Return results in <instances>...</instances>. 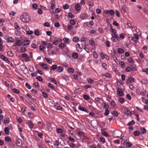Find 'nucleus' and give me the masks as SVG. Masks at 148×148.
Wrapping results in <instances>:
<instances>
[{
	"mask_svg": "<svg viewBox=\"0 0 148 148\" xmlns=\"http://www.w3.org/2000/svg\"><path fill=\"white\" fill-rule=\"evenodd\" d=\"M20 18L21 21L24 23H27L29 22L30 21V17L25 15V13L23 14L20 16Z\"/></svg>",
	"mask_w": 148,
	"mask_h": 148,
	"instance_id": "f257e3e1",
	"label": "nucleus"
},
{
	"mask_svg": "<svg viewBox=\"0 0 148 148\" xmlns=\"http://www.w3.org/2000/svg\"><path fill=\"white\" fill-rule=\"evenodd\" d=\"M69 78L67 76L62 77V79L59 82L60 84L62 86H65L67 84V80H69Z\"/></svg>",
	"mask_w": 148,
	"mask_h": 148,
	"instance_id": "f03ea898",
	"label": "nucleus"
},
{
	"mask_svg": "<svg viewBox=\"0 0 148 148\" xmlns=\"http://www.w3.org/2000/svg\"><path fill=\"white\" fill-rule=\"evenodd\" d=\"M112 133L115 138H118L121 136L122 135V132L117 130L113 131Z\"/></svg>",
	"mask_w": 148,
	"mask_h": 148,
	"instance_id": "7ed1b4c3",
	"label": "nucleus"
},
{
	"mask_svg": "<svg viewBox=\"0 0 148 148\" xmlns=\"http://www.w3.org/2000/svg\"><path fill=\"white\" fill-rule=\"evenodd\" d=\"M20 67L21 70L23 73H27L28 71V70L27 67L24 64H22L20 66Z\"/></svg>",
	"mask_w": 148,
	"mask_h": 148,
	"instance_id": "20e7f679",
	"label": "nucleus"
},
{
	"mask_svg": "<svg viewBox=\"0 0 148 148\" xmlns=\"http://www.w3.org/2000/svg\"><path fill=\"white\" fill-rule=\"evenodd\" d=\"M62 40L60 38H57L53 40L52 43L55 45H58L59 42H62Z\"/></svg>",
	"mask_w": 148,
	"mask_h": 148,
	"instance_id": "39448f33",
	"label": "nucleus"
},
{
	"mask_svg": "<svg viewBox=\"0 0 148 148\" xmlns=\"http://www.w3.org/2000/svg\"><path fill=\"white\" fill-rule=\"evenodd\" d=\"M4 39L8 42H14V39L12 37H8L6 36L5 37Z\"/></svg>",
	"mask_w": 148,
	"mask_h": 148,
	"instance_id": "423d86ee",
	"label": "nucleus"
},
{
	"mask_svg": "<svg viewBox=\"0 0 148 148\" xmlns=\"http://www.w3.org/2000/svg\"><path fill=\"white\" fill-rule=\"evenodd\" d=\"M22 57L25 58V61L26 62H28L30 60L29 56L26 53H23L22 54Z\"/></svg>",
	"mask_w": 148,
	"mask_h": 148,
	"instance_id": "0eeeda50",
	"label": "nucleus"
},
{
	"mask_svg": "<svg viewBox=\"0 0 148 148\" xmlns=\"http://www.w3.org/2000/svg\"><path fill=\"white\" fill-rule=\"evenodd\" d=\"M88 16V15L86 13H82L81 14L79 17L82 19H86Z\"/></svg>",
	"mask_w": 148,
	"mask_h": 148,
	"instance_id": "6e6552de",
	"label": "nucleus"
},
{
	"mask_svg": "<svg viewBox=\"0 0 148 148\" xmlns=\"http://www.w3.org/2000/svg\"><path fill=\"white\" fill-rule=\"evenodd\" d=\"M79 110H81V111H83L84 112H86L87 113L88 112V110H87L86 108L84 107H83L81 105H79Z\"/></svg>",
	"mask_w": 148,
	"mask_h": 148,
	"instance_id": "1a4fd4ad",
	"label": "nucleus"
},
{
	"mask_svg": "<svg viewBox=\"0 0 148 148\" xmlns=\"http://www.w3.org/2000/svg\"><path fill=\"white\" fill-rule=\"evenodd\" d=\"M22 144V141L20 139H18L16 140V145L17 146L19 147L21 146Z\"/></svg>",
	"mask_w": 148,
	"mask_h": 148,
	"instance_id": "9d476101",
	"label": "nucleus"
},
{
	"mask_svg": "<svg viewBox=\"0 0 148 148\" xmlns=\"http://www.w3.org/2000/svg\"><path fill=\"white\" fill-rule=\"evenodd\" d=\"M0 58L2 59L3 61L6 62L8 63L10 61L8 60V58L3 55H0Z\"/></svg>",
	"mask_w": 148,
	"mask_h": 148,
	"instance_id": "9b49d317",
	"label": "nucleus"
},
{
	"mask_svg": "<svg viewBox=\"0 0 148 148\" xmlns=\"http://www.w3.org/2000/svg\"><path fill=\"white\" fill-rule=\"evenodd\" d=\"M117 95L119 96H122L123 94V92L122 90L121 89L119 88L117 89Z\"/></svg>",
	"mask_w": 148,
	"mask_h": 148,
	"instance_id": "f8f14e48",
	"label": "nucleus"
},
{
	"mask_svg": "<svg viewBox=\"0 0 148 148\" xmlns=\"http://www.w3.org/2000/svg\"><path fill=\"white\" fill-rule=\"evenodd\" d=\"M124 111L125 114L127 115H130L131 114V113L130 110L125 108Z\"/></svg>",
	"mask_w": 148,
	"mask_h": 148,
	"instance_id": "ddd939ff",
	"label": "nucleus"
},
{
	"mask_svg": "<svg viewBox=\"0 0 148 148\" xmlns=\"http://www.w3.org/2000/svg\"><path fill=\"white\" fill-rule=\"evenodd\" d=\"M62 40L65 44H69L71 42V41L67 38H64Z\"/></svg>",
	"mask_w": 148,
	"mask_h": 148,
	"instance_id": "4468645a",
	"label": "nucleus"
},
{
	"mask_svg": "<svg viewBox=\"0 0 148 148\" xmlns=\"http://www.w3.org/2000/svg\"><path fill=\"white\" fill-rule=\"evenodd\" d=\"M37 123L38 124V126L41 129H43L45 127V124L40 121L38 122Z\"/></svg>",
	"mask_w": 148,
	"mask_h": 148,
	"instance_id": "2eb2a0df",
	"label": "nucleus"
},
{
	"mask_svg": "<svg viewBox=\"0 0 148 148\" xmlns=\"http://www.w3.org/2000/svg\"><path fill=\"white\" fill-rule=\"evenodd\" d=\"M76 48L78 51L81 52L82 49L80 47V45L79 43H77L76 45Z\"/></svg>",
	"mask_w": 148,
	"mask_h": 148,
	"instance_id": "dca6fc26",
	"label": "nucleus"
},
{
	"mask_svg": "<svg viewBox=\"0 0 148 148\" xmlns=\"http://www.w3.org/2000/svg\"><path fill=\"white\" fill-rule=\"evenodd\" d=\"M51 5L50 7L51 9V10H53L54 8L55 7V3L54 0H53L51 2Z\"/></svg>",
	"mask_w": 148,
	"mask_h": 148,
	"instance_id": "f3484780",
	"label": "nucleus"
},
{
	"mask_svg": "<svg viewBox=\"0 0 148 148\" xmlns=\"http://www.w3.org/2000/svg\"><path fill=\"white\" fill-rule=\"evenodd\" d=\"M28 125L31 129H32L33 128L34 125L31 121H29L28 122Z\"/></svg>",
	"mask_w": 148,
	"mask_h": 148,
	"instance_id": "a211bd4d",
	"label": "nucleus"
},
{
	"mask_svg": "<svg viewBox=\"0 0 148 148\" xmlns=\"http://www.w3.org/2000/svg\"><path fill=\"white\" fill-rule=\"evenodd\" d=\"M134 79L133 77H131L129 78L128 79L126 82V83L127 84L130 82H134Z\"/></svg>",
	"mask_w": 148,
	"mask_h": 148,
	"instance_id": "6ab92c4d",
	"label": "nucleus"
},
{
	"mask_svg": "<svg viewBox=\"0 0 148 148\" xmlns=\"http://www.w3.org/2000/svg\"><path fill=\"white\" fill-rule=\"evenodd\" d=\"M139 38H137L136 37H133L131 38V40L133 41L132 43L134 44L137 43V40Z\"/></svg>",
	"mask_w": 148,
	"mask_h": 148,
	"instance_id": "aec40b11",
	"label": "nucleus"
},
{
	"mask_svg": "<svg viewBox=\"0 0 148 148\" xmlns=\"http://www.w3.org/2000/svg\"><path fill=\"white\" fill-rule=\"evenodd\" d=\"M94 23L93 21H90L89 23H87L86 25L88 27H90V26H92L94 25Z\"/></svg>",
	"mask_w": 148,
	"mask_h": 148,
	"instance_id": "412c9836",
	"label": "nucleus"
},
{
	"mask_svg": "<svg viewBox=\"0 0 148 148\" xmlns=\"http://www.w3.org/2000/svg\"><path fill=\"white\" fill-rule=\"evenodd\" d=\"M73 41L75 42H78L79 40V38L76 36H74L73 38Z\"/></svg>",
	"mask_w": 148,
	"mask_h": 148,
	"instance_id": "4be33fe9",
	"label": "nucleus"
},
{
	"mask_svg": "<svg viewBox=\"0 0 148 148\" xmlns=\"http://www.w3.org/2000/svg\"><path fill=\"white\" fill-rule=\"evenodd\" d=\"M14 25V28L15 29L17 30H20L21 29V28L17 23H15Z\"/></svg>",
	"mask_w": 148,
	"mask_h": 148,
	"instance_id": "5701e85b",
	"label": "nucleus"
},
{
	"mask_svg": "<svg viewBox=\"0 0 148 148\" xmlns=\"http://www.w3.org/2000/svg\"><path fill=\"white\" fill-rule=\"evenodd\" d=\"M72 56L74 58L76 59L78 57V55L77 53L74 52L72 54Z\"/></svg>",
	"mask_w": 148,
	"mask_h": 148,
	"instance_id": "b1692460",
	"label": "nucleus"
},
{
	"mask_svg": "<svg viewBox=\"0 0 148 148\" xmlns=\"http://www.w3.org/2000/svg\"><path fill=\"white\" fill-rule=\"evenodd\" d=\"M7 97L11 101L14 102V99L13 97H12L10 95L8 94L7 95Z\"/></svg>",
	"mask_w": 148,
	"mask_h": 148,
	"instance_id": "393cba45",
	"label": "nucleus"
},
{
	"mask_svg": "<svg viewBox=\"0 0 148 148\" xmlns=\"http://www.w3.org/2000/svg\"><path fill=\"white\" fill-rule=\"evenodd\" d=\"M117 52L119 54H122L124 53V51L123 49L119 48L118 49Z\"/></svg>",
	"mask_w": 148,
	"mask_h": 148,
	"instance_id": "a878e982",
	"label": "nucleus"
},
{
	"mask_svg": "<svg viewBox=\"0 0 148 148\" xmlns=\"http://www.w3.org/2000/svg\"><path fill=\"white\" fill-rule=\"evenodd\" d=\"M75 8L76 11H79L80 10V5L79 4H77L75 6Z\"/></svg>",
	"mask_w": 148,
	"mask_h": 148,
	"instance_id": "bb28decb",
	"label": "nucleus"
},
{
	"mask_svg": "<svg viewBox=\"0 0 148 148\" xmlns=\"http://www.w3.org/2000/svg\"><path fill=\"white\" fill-rule=\"evenodd\" d=\"M59 47L61 49H62L65 47V44L63 43H60L58 45Z\"/></svg>",
	"mask_w": 148,
	"mask_h": 148,
	"instance_id": "cd10ccee",
	"label": "nucleus"
},
{
	"mask_svg": "<svg viewBox=\"0 0 148 148\" xmlns=\"http://www.w3.org/2000/svg\"><path fill=\"white\" fill-rule=\"evenodd\" d=\"M131 65V69H132L133 71H136V64H134L133 63Z\"/></svg>",
	"mask_w": 148,
	"mask_h": 148,
	"instance_id": "c85d7f7f",
	"label": "nucleus"
},
{
	"mask_svg": "<svg viewBox=\"0 0 148 148\" xmlns=\"http://www.w3.org/2000/svg\"><path fill=\"white\" fill-rule=\"evenodd\" d=\"M42 67L45 69H47V71H49V69H47V65L44 63L42 64L41 65Z\"/></svg>",
	"mask_w": 148,
	"mask_h": 148,
	"instance_id": "c756f323",
	"label": "nucleus"
},
{
	"mask_svg": "<svg viewBox=\"0 0 148 148\" xmlns=\"http://www.w3.org/2000/svg\"><path fill=\"white\" fill-rule=\"evenodd\" d=\"M127 61L129 63L131 64H133L134 61L133 59L131 57L128 58L127 59Z\"/></svg>",
	"mask_w": 148,
	"mask_h": 148,
	"instance_id": "7c9ffc66",
	"label": "nucleus"
},
{
	"mask_svg": "<svg viewBox=\"0 0 148 148\" xmlns=\"http://www.w3.org/2000/svg\"><path fill=\"white\" fill-rule=\"evenodd\" d=\"M132 70L131 67L130 66H127L125 69V71L127 72H129Z\"/></svg>",
	"mask_w": 148,
	"mask_h": 148,
	"instance_id": "2f4dec72",
	"label": "nucleus"
},
{
	"mask_svg": "<svg viewBox=\"0 0 148 148\" xmlns=\"http://www.w3.org/2000/svg\"><path fill=\"white\" fill-rule=\"evenodd\" d=\"M50 80L51 82L53 83L56 85H57L56 81L55 79L53 78H51L50 79Z\"/></svg>",
	"mask_w": 148,
	"mask_h": 148,
	"instance_id": "473e14b6",
	"label": "nucleus"
},
{
	"mask_svg": "<svg viewBox=\"0 0 148 148\" xmlns=\"http://www.w3.org/2000/svg\"><path fill=\"white\" fill-rule=\"evenodd\" d=\"M89 43L90 45L92 46H94L95 45V42L94 40H90L89 41Z\"/></svg>",
	"mask_w": 148,
	"mask_h": 148,
	"instance_id": "72a5a7b5",
	"label": "nucleus"
},
{
	"mask_svg": "<svg viewBox=\"0 0 148 148\" xmlns=\"http://www.w3.org/2000/svg\"><path fill=\"white\" fill-rule=\"evenodd\" d=\"M119 102L121 104L125 102V100L123 98H120L119 99Z\"/></svg>",
	"mask_w": 148,
	"mask_h": 148,
	"instance_id": "f704fd0d",
	"label": "nucleus"
},
{
	"mask_svg": "<svg viewBox=\"0 0 148 148\" xmlns=\"http://www.w3.org/2000/svg\"><path fill=\"white\" fill-rule=\"evenodd\" d=\"M120 67L122 68H124L125 64L124 63L123 61H121L119 63Z\"/></svg>",
	"mask_w": 148,
	"mask_h": 148,
	"instance_id": "c9c22d12",
	"label": "nucleus"
},
{
	"mask_svg": "<svg viewBox=\"0 0 148 148\" xmlns=\"http://www.w3.org/2000/svg\"><path fill=\"white\" fill-rule=\"evenodd\" d=\"M5 140L7 142H10L11 141V138L9 136H6L5 137Z\"/></svg>",
	"mask_w": 148,
	"mask_h": 148,
	"instance_id": "e433bc0d",
	"label": "nucleus"
},
{
	"mask_svg": "<svg viewBox=\"0 0 148 148\" xmlns=\"http://www.w3.org/2000/svg\"><path fill=\"white\" fill-rule=\"evenodd\" d=\"M140 130L141 132V134L145 133L146 132V129L144 128H140Z\"/></svg>",
	"mask_w": 148,
	"mask_h": 148,
	"instance_id": "4c0bfd02",
	"label": "nucleus"
},
{
	"mask_svg": "<svg viewBox=\"0 0 148 148\" xmlns=\"http://www.w3.org/2000/svg\"><path fill=\"white\" fill-rule=\"evenodd\" d=\"M4 132L5 133L7 134H9V129L8 127H5V128L4 129Z\"/></svg>",
	"mask_w": 148,
	"mask_h": 148,
	"instance_id": "58836bf2",
	"label": "nucleus"
},
{
	"mask_svg": "<svg viewBox=\"0 0 148 148\" xmlns=\"http://www.w3.org/2000/svg\"><path fill=\"white\" fill-rule=\"evenodd\" d=\"M29 41L28 40H26L23 43V45H29Z\"/></svg>",
	"mask_w": 148,
	"mask_h": 148,
	"instance_id": "ea45409f",
	"label": "nucleus"
},
{
	"mask_svg": "<svg viewBox=\"0 0 148 148\" xmlns=\"http://www.w3.org/2000/svg\"><path fill=\"white\" fill-rule=\"evenodd\" d=\"M34 33L35 35L36 36H39L40 35L39 30L38 29H36L35 30Z\"/></svg>",
	"mask_w": 148,
	"mask_h": 148,
	"instance_id": "a19ab883",
	"label": "nucleus"
},
{
	"mask_svg": "<svg viewBox=\"0 0 148 148\" xmlns=\"http://www.w3.org/2000/svg\"><path fill=\"white\" fill-rule=\"evenodd\" d=\"M87 106L88 108L90 110H94L95 109V108L92 106L91 104H87Z\"/></svg>",
	"mask_w": 148,
	"mask_h": 148,
	"instance_id": "79ce46f5",
	"label": "nucleus"
},
{
	"mask_svg": "<svg viewBox=\"0 0 148 148\" xmlns=\"http://www.w3.org/2000/svg\"><path fill=\"white\" fill-rule=\"evenodd\" d=\"M57 68L58 72L60 73L62 72L63 70V68L61 66L57 67Z\"/></svg>",
	"mask_w": 148,
	"mask_h": 148,
	"instance_id": "37998d69",
	"label": "nucleus"
},
{
	"mask_svg": "<svg viewBox=\"0 0 148 148\" xmlns=\"http://www.w3.org/2000/svg\"><path fill=\"white\" fill-rule=\"evenodd\" d=\"M57 66L56 65H53L51 67V70H54L57 68Z\"/></svg>",
	"mask_w": 148,
	"mask_h": 148,
	"instance_id": "c03bdc74",
	"label": "nucleus"
},
{
	"mask_svg": "<svg viewBox=\"0 0 148 148\" xmlns=\"http://www.w3.org/2000/svg\"><path fill=\"white\" fill-rule=\"evenodd\" d=\"M10 119L9 118H7L4 119V123L5 124L8 123L9 122Z\"/></svg>",
	"mask_w": 148,
	"mask_h": 148,
	"instance_id": "a18cd8bd",
	"label": "nucleus"
},
{
	"mask_svg": "<svg viewBox=\"0 0 148 148\" xmlns=\"http://www.w3.org/2000/svg\"><path fill=\"white\" fill-rule=\"evenodd\" d=\"M20 51L21 52H26L27 51V49L25 47H21Z\"/></svg>",
	"mask_w": 148,
	"mask_h": 148,
	"instance_id": "49530a36",
	"label": "nucleus"
},
{
	"mask_svg": "<svg viewBox=\"0 0 148 148\" xmlns=\"http://www.w3.org/2000/svg\"><path fill=\"white\" fill-rule=\"evenodd\" d=\"M134 123L135 122L133 120H132L127 123V125L129 126H131V125H134Z\"/></svg>",
	"mask_w": 148,
	"mask_h": 148,
	"instance_id": "de8ad7c7",
	"label": "nucleus"
},
{
	"mask_svg": "<svg viewBox=\"0 0 148 148\" xmlns=\"http://www.w3.org/2000/svg\"><path fill=\"white\" fill-rule=\"evenodd\" d=\"M44 59L49 64H51L52 63V61L49 58L45 57L44 58Z\"/></svg>",
	"mask_w": 148,
	"mask_h": 148,
	"instance_id": "09e8293b",
	"label": "nucleus"
},
{
	"mask_svg": "<svg viewBox=\"0 0 148 148\" xmlns=\"http://www.w3.org/2000/svg\"><path fill=\"white\" fill-rule=\"evenodd\" d=\"M93 57L95 58L96 59H97L98 58V55L97 53L95 52L94 51L93 53Z\"/></svg>",
	"mask_w": 148,
	"mask_h": 148,
	"instance_id": "8fccbe9b",
	"label": "nucleus"
},
{
	"mask_svg": "<svg viewBox=\"0 0 148 148\" xmlns=\"http://www.w3.org/2000/svg\"><path fill=\"white\" fill-rule=\"evenodd\" d=\"M94 81L91 79H87L88 82L90 84H92L94 83Z\"/></svg>",
	"mask_w": 148,
	"mask_h": 148,
	"instance_id": "3c124183",
	"label": "nucleus"
},
{
	"mask_svg": "<svg viewBox=\"0 0 148 148\" xmlns=\"http://www.w3.org/2000/svg\"><path fill=\"white\" fill-rule=\"evenodd\" d=\"M110 104L112 107L114 108L115 106L116 103L114 101H112L110 102Z\"/></svg>",
	"mask_w": 148,
	"mask_h": 148,
	"instance_id": "603ef678",
	"label": "nucleus"
},
{
	"mask_svg": "<svg viewBox=\"0 0 148 148\" xmlns=\"http://www.w3.org/2000/svg\"><path fill=\"white\" fill-rule=\"evenodd\" d=\"M68 139L70 141L72 142H75V140L73 138L71 137L70 136H69L68 137Z\"/></svg>",
	"mask_w": 148,
	"mask_h": 148,
	"instance_id": "864d4df0",
	"label": "nucleus"
},
{
	"mask_svg": "<svg viewBox=\"0 0 148 148\" xmlns=\"http://www.w3.org/2000/svg\"><path fill=\"white\" fill-rule=\"evenodd\" d=\"M12 91L16 93H19L20 92L18 90L15 88L12 89Z\"/></svg>",
	"mask_w": 148,
	"mask_h": 148,
	"instance_id": "5fc2aeb1",
	"label": "nucleus"
},
{
	"mask_svg": "<svg viewBox=\"0 0 148 148\" xmlns=\"http://www.w3.org/2000/svg\"><path fill=\"white\" fill-rule=\"evenodd\" d=\"M63 8L64 10H66L69 8V5L67 4H65L63 6Z\"/></svg>",
	"mask_w": 148,
	"mask_h": 148,
	"instance_id": "6e6d98bb",
	"label": "nucleus"
},
{
	"mask_svg": "<svg viewBox=\"0 0 148 148\" xmlns=\"http://www.w3.org/2000/svg\"><path fill=\"white\" fill-rule=\"evenodd\" d=\"M105 43L107 47H110L111 45L110 44V42L108 40H107L106 42Z\"/></svg>",
	"mask_w": 148,
	"mask_h": 148,
	"instance_id": "4d7b16f0",
	"label": "nucleus"
},
{
	"mask_svg": "<svg viewBox=\"0 0 148 148\" xmlns=\"http://www.w3.org/2000/svg\"><path fill=\"white\" fill-rule=\"evenodd\" d=\"M53 47V45L51 43H48L47 44V48L51 49Z\"/></svg>",
	"mask_w": 148,
	"mask_h": 148,
	"instance_id": "13d9d810",
	"label": "nucleus"
},
{
	"mask_svg": "<svg viewBox=\"0 0 148 148\" xmlns=\"http://www.w3.org/2000/svg\"><path fill=\"white\" fill-rule=\"evenodd\" d=\"M67 71L70 73H73L74 72V69L72 68H68Z\"/></svg>",
	"mask_w": 148,
	"mask_h": 148,
	"instance_id": "bf43d9fd",
	"label": "nucleus"
},
{
	"mask_svg": "<svg viewBox=\"0 0 148 148\" xmlns=\"http://www.w3.org/2000/svg\"><path fill=\"white\" fill-rule=\"evenodd\" d=\"M16 12H15L13 11H11L10 13L9 14L10 16L12 17L14 16Z\"/></svg>",
	"mask_w": 148,
	"mask_h": 148,
	"instance_id": "052dcab7",
	"label": "nucleus"
},
{
	"mask_svg": "<svg viewBox=\"0 0 148 148\" xmlns=\"http://www.w3.org/2000/svg\"><path fill=\"white\" fill-rule=\"evenodd\" d=\"M109 111L108 109H106L104 113L105 116H107L109 114Z\"/></svg>",
	"mask_w": 148,
	"mask_h": 148,
	"instance_id": "680f3d73",
	"label": "nucleus"
},
{
	"mask_svg": "<svg viewBox=\"0 0 148 148\" xmlns=\"http://www.w3.org/2000/svg\"><path fill=\"white\" fill-rule=\"evenodd\" d=\"M83 97V98L86 100H88L89 99V96L87 95H84Z\"/></svg>",
	"mask_w": 148,
	"mask_h": 148,
	"instance_id": "e2e57ef3",
	"label": "nucleus"
},
{
	"mask_svg": "<svg viewBox=\"0 0 148 148\" xmlns=\"http://www.w3.org/2000/svg\"><path fill=\"white\" fill-rule=\"evenodd\" d=\"M68 16L69 17L71 18H73L75 16L74 15L72 14L71 12L69 13Z\"/></svg>",
	"mask_w": 148,
	"mask_h": 148,
	"instance_id": "0e129e2a",
	"label": "nucleus"
},
{
	"mask_svg": "<svg viewBox=\"0 0 148 148\" xmlns=\"http://www.w3.org/2000/svg\"><path fill=\"white\" fill-rule=\"evenodd\" d=\"M8 56L9 57H12L13 56V54L11 51H8L7 53Z\"/></svg>",
	"mask_w": 148,
	"mask_h": 148,
	"instance_id": "69168bd1",
	"label": "nucleus"
},
{
	"mask_svg": "<svg viewBox=\"0 0 148 148\" xmlns=\"http://www.w3.org/2000/svg\"><path fill=\"white\" fill-rule=\"evenodd\" d=\"M102 104H103V107L104 108H106V109H108L109 107L107 104L106 103L104 102H103Z\"/></svg>",
	"mask_w": 148,
	"mask_h": 148,
	"instance_id": "338daca9",
	"label": "nucleus"
},
{
	"mask_svg": "<svg viewBox=\"0 0 148 148\" xmlns=\"http://www.w3.org/2000/svg\"><path fill=\"white\" fill-rule=\"evenodd\" d=\"M38 5L36 3H34L32 5V7L33 8L36 10L37 8Z\"/></svg>",
	"mask_w": 148,
	"mask_h": 148,
	"instance_id": "774afa93",
	"label": "nucleus"
}]
</instances>
